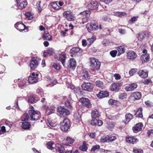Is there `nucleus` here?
I'll list each match as a JSON object with an SVG mask.
<instances>
[{
	"label": "nucleus",
	"instance_id": "obj_62",
	"mask_svg": "<svg viewBox=\"0 0 153 153\" xmlns=\"http://www.w3.org/2000/svg\"><path fill=\"white\" fill-rule=\"evenodd\" d=\"M113 125H112V124H109L107 126V127L108 129L110 130L111 129L113 128Z\"/></svg>",
	"mask_w": 153,
	"mask_h": 153
},
{
	"label": "nucleus",
	"instance_id": "obj_47",
	"mask_svg": "<svg viewBox=\"0 0 153 153\" xmlns=\"http://www.w3.org/2000/svg\"><path fill=\"white\" fill-rule=\"evenodd\" d=\"M96 37L95 36H93L91 38H88V41H89V42L90 43V44L93 43L94 41L96 39Z\"/></svg>",
	"mask_w": 153,
	"mask_h": 153
},
{
	"label": "nucleus",
	"instance_id": "obj_48",
	"mask_svg": "<svg viewBox=\"0 0 153 153\" xmlns=\"http://www.w3.org/2000/svg\"><path fill=\"white\" fill-rule=\"evenodd\" d=\"M66 141L68 143L70 144H72L74 142V140L70 137H68L66 138Z\"/></svg>",
	"mask_w": 153,
	"mask_h": 153
},
{
	"label": "nucleus",
	"instance_id": "obj_12",
	"mask_svg": "<svg viewBox=\"0 0 153 153\" xmlns=\"http://www.w3.org/2000/svg\"><path fill=\"white\" fill-rule=\"evenodd\" d=\"M98 3L96 1H91L88 5V8L91 10H95L98 7Z\"/></svg>",
	"mask_w": 153,
	"mask_h": 153
},
{
	"label": "nucleus",
	"instance_id": "obj_36",
	"mask_svg": "<svg viewBox=\"0 0 153 153\" xmlns=\"http://www.w3.org/2000/svg\"><path fill=\"white\" fill-rule=\"evenodd\" d=\"M54 143L53 142H49L47 144V148L50 150H52L54 149L53 145Z\"/></svg>",
	"mask_w": 153,
	"mask_h": 153
},
{
	"label": "nucleus",
	"instance_id": "obj_59",
	"mask_svg": "<svg viewBox=\"0 0 153 153\" xmlns=\"http://www.w3.org/2000/svg\"><path fill=\"white\" fill-rule=\"evenodd\" d=\"M100 1L105 2V4H108L111 2L112 0H100Z\"/></svg>",
	"mask_w": 153,
	"mask_h": 153
},
{
	"label": "nucleus",
	"instance_id": "obj_38",
	"mask_svg": "<svg viewBox=\"0 0 153 153\" xmlns=\"http://www.w3.org/2000/svg\"><path fill=\"white\" fill-rule=\"evenodd\" d=\"M58 150L60 153H64L65 151L64 147L60 145H59L58 146Z\"/></svg>",
	"mask_w": 153,
	"mask_h": 153
},
{
	"label": "nucleus",
	"instance_id": "obj_46",
	"mask_svg": "<svg viewBox=\"0 0 153 153\" xmlns=\"http://www.w3.org/2000/svg\"><path fill=\"white\" fill-rule=\"evenodd\" d=\"M117 51H111L110 53L111 55L113 57H114L116 56V54L117 53Z\"/></svg>",
	"mask_w": 153,
	"mask_h": 153
},
{
	"label": "nucleus",
	"instance_id": "obj_39",
	"mask_svg": "<svg viewBox=\"0 0 153 153\" xmlns=\"http://www.w3.org/2000/svg\"><path fill=\"white\" fill-rule=\"evenodd\" d=\"M28 101L29 102L33 103L36 102V100L32 96L30 97L29 98Z\"/></svg>",
	"mask_w": 153,
	"mask_h": 153
},
{
	"label": "nucleus",
	"instance_id": "obj_28",
	"mask_svg": "<svg viewBox=\"0 0 153 153\" xmlns=\"http://www.w3.org/2000/svg\"><path fill=\"white\" fill-rule=\"evenodd\" d=\"M112 15L119 17H121L126 15V13L123 12H114L111 13Z\"/></svg>",
	"mask_w": 153,
	"mask_h": 153
},
{
	"label": "nucleus",
	"instance_id": "obj_8",
	"mask_svg": "<svg viewBox=\"0 0 153 153\" xmlns=\"http://www.w3.org/2000/svg\"><path fill=\"white\" fill-rule=\"evenodd\" d=\"M58 111L61 115V116L65 117L69 114V111L68 110L64 107H61L58 108Z\"/></svg>",
	"mask_w": 153,
	"mask_h": 153
},
{
	"label": "nucleus",
	"instance_id": "obj_2",
	"mask_svg": "<svg viewBox=\"0 0 153 153\" xmlns=\"http://www.w3.org/2000/svg\"><path fill=\"white\" fill-rule=\"evenodd\" d=\"M31 110L29 111V114L32 121H36L39 119L41 118L40 113L38 111H35L33 109L34 107L32 106L30 107Z\"/></svg>",
	"mask_w": 153,
	"mask_h": 153
},
{
	"label": "nucleus",
	"instance_id": "obj_31",
	"mask_svg": "<svg viewBox=\"0 0 153 153\" xmlns=\"http://www.w3.org/2000/svg\"><path fill=\"white\" fill-rule=\"evenodd\" d=\"M149 59V55L148 53H146L142 55L141 57V59L142 61H144L145 62L148 61Z\"/></svg>",
	"mask_w": 153,
	"mask_h": 153
},
{
	"label": "nucleus",
	"instance_id": "obj_11",
	"mask_svg": "<svg viewBox=\"0 0 153 153\" xmlns=\"http://www.w3.org/2000/svg\"><path fill=\"white\" fill-rule=\"evenodd\" d=\"M64 17L67 19H73L75 17L74 14L70 11H66L63 13Z\"/></svg>",
	"mask_w": 153,
	"mask_h": 153
},
{
	"label": "nucleus",
	"instance_id": "obj_17",
	"mask_svg": "<svg viewBox=\"0 0 153 153\" xmlns=\"http://www.w3.org/2000/svg\"><path fill=\"white\" fill-rule=\"evenodd\" d=\"M121 85L120 83H114L110 86V89L112 91H117L119 90Z\"/></svg>",
	"mask_w": 153,
	"mask_h": 153
},
{
	"label": "nucleus",
	"instance_id": "obj_16",
	"mask_svg": "<svg viewBox=\"0 0 153 153\" xmlns=\"http://www.w3.org/2000/svg\"><path fill=\"white\" fill-rule=\"evenodd\" d=\"M90 123L93 126H100L103 124V122L101 120L94 118L91 120Z\"/></svg>",
	"mask_w": 153,
	"mask_h": 153
},
{
	"label": "nucleus",
	"instance_id": "obj_29",
	"mask_svg": "<svg viewBox=\"0 0 153 153\" xmlns=\"http://www.w3.org/2000/svg\"><path fill=\"white\" fill-rule=\"evenodd\" d=\"M42 38L44 40L51 41L52 39V37L50 35L49 33H46L45 31L44 32Z\"/></svg>",
	"mask_w": 153,
	"mask_h": 153
},
{
	"label": "nucleus",
	"instance_id": "obj_35",
	"mask_svg": "<svg viewBox=\"0 0 153 153\" xmlns=\"http://www.w3.org/2000/svg\"><path fill=\"white\" fill-rule=\"evenodd\" d=\"M79 148L81 150L83 151H85L87 150L88 147L85 142H83V145L80 147Z\"/></svg>",
	"mask_w": 153,
	"mask_h": 153
},
{
	"label": "nucleus",
	"instance_id": "obj_32",
	"mask_svg": "<svg viewBox=\"0 0 153 153\" xmlns=\"http://www.w3.org/2000/svg\"><path fill=\"white\" fill-rule=\"evenodd\" d=\"M117 50L119 52L118 55H120L125 52V46L124 45H122L118 47H117Z\"/></svg>",
	"mask_w": 153,
	"mask_h": 153
},
{
	"label": "nucleus",
	"instance_id": "obj_54",
	"mask_svg": "<svg viewBox=\"0 0 153 153\" xmlns=\"http://www.w3.org/2000/svg\"><path fill=\"white\" fill-rule=\"evenodd\" d=\"M133 151L135 153H143V152L142 150L137 149H134Z\"/></svg>",
	"mask_w": 153,
	"mask_h": 153
},
{
	"label": "nucleus",
	"instance_id": "obj_50",
	"mask_svg": "<svg viewBox=\"0 0 153 153\" xmlns=\"http://www.w3.org/2000/svg\"><path fill=\"white\" fill-rule=\"evenodd\" d=\"M137 69H132L130 71L129 74L131 76L133 75L136 72Z\"/></svg>",
	"mask_w": 153,
	"mask_h": 153
},
{
	"label": "nucleus",
	"instance_id": "obj_52",
	"mask_svg": "<svg viewBox=\"0 0 153 153\" xmlns=\"http://www.w3.org/2000/svg\"><path fill=\"white\" fill-rule=\"evenodd\" d=\"M5 124L6 125L8 126L10 128L12 125L13 123L12 122L7 120L5 121Z\"/></svg>",
	"mask_w": 153,
	"mask_h": 153
},
{
	"label": "nucleus",
	"instance_id": "obj_14",
	"mask_svg": "<svg viewBox=\"0 0 153 153\" xmlns=\"http://www.w3.org/2000/svg\"><path fill=\"white\" fill-rule=\"evenodd\" d=\"M17 5L19 6L20 9L25 8L27 5L26 0H16Z\"/></svg>",
	"mask_w": 153,
	"mask_h": 153
},
{
	"label": "nucleus",
	"instance_id": "obj_27",
	"mask_svg": "<svg viewBox=\"0 0 153 153\" xmlns=\"http://www.w3.org/2000/svg\"><path fill=\"white\" fill-rule=\"evenodd\" d=\"M133 117V115L132 114L129 113H127L125 115L126 121H123V122L125 124H127L132 119Z\"/></svg>",
	"mask_w": 153,
	"mask_h": 153
},
{
	"label": "nucleus",
	"instance_id": "obj_26",
	"mask_svg": "<svg viewBox=\"0 0 153 153\" xmlns=\"http://www.w3.org/2000/svg\"><path fill=\"white\" fill-rule=\"evenodd\" d=\"M91 116L92 118L99 117L100 114L99 110L97 109L93 110L91 113Z\"/></svg>",
	"mask_w": 153,
	"mask_h": 153
},
{
	"label": "nucleus",
	"instance_id": "obj_23",
	"mask_svg": "<svg viewBox=\"0 0 153 153\" xmlns=\"http://www.w3.org/2000/svg\"><path fill=\"white\" fill-rule=\"evenodd\" d=\"M71 53L75 54L77 53H81L82 52V50L81 49L77 47H75L72 48L70 51Z\"/></svg>",
	"mask_w": 153,
	"mask_h": 153
},
{
	"label": "nucleus",
	"instance_id": "obj_45",
	"mask_svg": "<svg viewBox=\"0 0 153 153\" xmlns=\"http://www.w3.org/2000/svg\"><path fill=\"white\" fill-rule=\"evenodd\" d=\"M145 34L143 33H140L138 37L139 40L140 41L142 40L145 37Z\"/></svg>",
	"mask_w": 153,
	"mask_h": 153
},
{
	"label": "nucleus",
	"instance_id": "obj_34",
	"mask_svg": "<svg viewBox=\"0 0 153 153\" xmlns=\"http://www.w3.org/2000/svg\"><path fill=\"white\" fill-rule=\"evenodd\" d=\"M82 75L83 79H88L90 78L89 74L86 71H83Z\"/></svg>",
	"mask_w": 153,
	"mask_h": 153
},
{
	"label": "nucleus",
	"instance_id": "obj_4",
	"mask_svg": "<svg viewBox=\"0 0 153 153\" xmlns=\"http://www.w3.org/2000/svg\"><path fill=\"white\" fill-rule=\"evenodd\" d=\"M29 118V116L27 113H25L22 117V120L23 121H26L28 120ZM30 125L28 122H24L22 123V127L24 129H27L30 128Z\"/></svg>",
	"mask_w": 153,
	"mask_h": 153
},
{
	"label": "nucleus",
	"instance_id": "obj_37",
	"mask_svg": "<svg viewBox=\"0 0 153 153\" xmlns=\"http://www.w3.org/2000/svg\"><path fill=\"white\" fill-rule=\"evenodd\" d=\"M25 15L28 18V19H32L34 18L33 14L32 13L27 12L25 13Z\"/></svg>",
	"mask_w": 153,
	"mask_h": 153
},
{
	"label": "nucleus",
	"instance_id": "obj_42",
	"mask_svg": "<svg viewBox=\"0 0 153 153\" xmlns=\"http://www.w3.org/2000/svg\"><path fill=\"white\" fill-rule=\"evenodd\" d=\"M54 50L52 48H49L47 50L46 53L48 55H51L54 52Z\"/></svg>",
	"mask_w": 153,
	"mask_h": 153
},
{
	"label": "nucleus",
	"instance_id": "obj_24",
	"mask_svg": "<svg viewBox=\"0 0 153 153\" xmlns=\"http://www.w3.org/2000/svg\"><path fill=\"white\" fill-rule=\"evenodd\" d=\"M134 101L140 100L141 97V94L140 92H137L133 93L132 94Z\"/></svg>",
	"mask_w": 153,
	"mask_h": 153
},
{
	"label": "nucleus",
	"instance_id": "obj_53",
	"mask_svg": "<svg viewBox=\"0 0 153 153\" xmlns=\"http://www.w3.org/2000/svg\"><path fill=\"white\" fill-rule=\"evenodd\" d=\"M53 66L56 70H59L60 69V66L58 64H55L53 65Z\"/></svg>",
	"mask_w": 153,
	"mask_h": 153
},
{
	"label": "nucleus",
	"instance_id": "obj_64",
	"mask_svg": "<svg viewBox=\"0 0 153 153\" xmlns=\"http://www.w3.org/2000/svg\"><path fill=\"white\" fill-rule=\"evenodd\" d=\"M153 133V130H149L147 132V134L149 136L151 135Z\"/></svg>",
	"mask_w": 153,
	"mask_h": 153
},
{
	"label": "nucleus",
	"instance_id": "obj_9",
	"mask_svg": "<svg viewBox=\"0 0 153 153\" xmlns=\"http://www.w3.org/2000/svg\"><path fill=\"white\" fill-rule=\"evenodd\" d=\"M55 58L60 61L63 66H65L66 56L65 54H62L56 55Z\"/></svg>",
	"mask_w": 153,
	"mask_h": 153
},
{
	"label": "nucleus",
	"instance_id": "obj_25",
	"mask_svg": "<svg viewBox=\"0 0 153 153\" xmlns=\"http://www.w3.org/2000/svg\"><path fill=\"white\" fill-rule=\"evenodd\" d=\"M137 87V85L136 84L132 83L130 85L128 86H126L125 87V90L127 91H131Z\"/></svg>",
	"mask_w": 153,
	"mask_h": 153
},
{
	"label": "nucleus",
	"instance_id": "obj_3",
	"mask_svg": "<svg viewBox=\"0 0 153 153\" xmlns=\"http://www.w3.org/2000/svg\"><path fill=\"white\" fill-rule=\"evenodd\" d=\"M90 62V66L93 71H98L100 69L101 63L98 59L95 58H91Z\"/></svg>",
	"mask_w": 153,
	"mask_h": 153
},
{
	"label": "nucleus",
	"instance_id": "obj_30",
	"mask_svg": "<svg viewBox=\"0 0 153 153\" xmlns=\"http://www.w3.org/2000/svg\"><path fill=\"white\" fill-rule=\"evenodd\" d=\"M38 77L37 76L36 77H29L28 79V82L31 84H35L38 82Z\"/></svg>",
	"mask_w": 153,
	"mask_h": 153
},
{
	"label": "nucleus",
	"instance_id": "obj_55",
	"mask_svg": "<svg viewBox=\"0 0 153 153\" xmlns=\"http://www.w3.org/2000/svg\"><path fill=\"white\" fill-rule=\"evenodd\" d=\"M114 76L116 80H119L120 78V76L118 74H115L114 75Z\"/></svg>",
	"mask_w": 153,
	"mask_h": 153
},
{
	"label": "nucleus",
	"instance_id": "obj_41",
	"mask_svg": "<svg viewBox=\"0 0 153 153\" xmlns=\"http://www.w3.org/2000/svg\"><path fill=\"white\" fill-rule=\"evenodd\" d=\"M100 148V146L99 145H96L93 146L91 151L92 152H94L97 150L99 149Z\"/></svg>",
	"mask_w": 153,
	"mask_h": 153
},
{
	"label": "nucleus",
	"instance_id": "obj_51",
	"mask_svg": "<svg viewBox=\"0 0 153 153\" xmlns=\"http://www.w3.org/2000/svg\"><path fill=\"white\" fill-rule=\"evenodd\" d=\"M127 97L126 94L125 93H123L120 94L119 95V97L120 99H123L126 98Z\"/></svg>",
	"mask_w": 153,
	"mask_h": 153
},
{
	"label": "nucleus",
	"instance_id": "obj_18",
	"mask_svg": "<svg viewBox=\"0 0 153 153\" xmlns=\"http://www.w3.org/2000/svg\"><path fill=\"white\" fill-rule=\"evenodd\" d=\"M126 140L127 143L132 144L136 143L139 141L137 138L133 137H127Z\"/></svg>",
	"mask_w": 153,
	"mask_h": 153
},
{
	"label": "nucleus",
	"instance_id": "obj_57",
	"mask_svg": "<svg viewBox=\"0 0 153 153\" xmlns=\"http://www.w3.org/2000/svg\"><path fill=\"white\" fill-rule=\"evenodd\" d=\"M119 32L121 34H123L125 33L126 30L124 29H120L118 30Z\"/></svg>",
	"mask_w": 153,
	"mask_h": 153
},
{
	"label": "nucleus",
	"instance_id": "obj_15",
	"mask_svg": "<svg viewBox=\"0 0 153 153\" xmlns=\"http://www.w3.org/2000/svg\"><path fill=\"white\" fill-rule=\"evenodd\" d=\"M143 125L142 123H140L137 124L133 128V130L135 133H137L142 130Z\"/></svg>",
	"mask_w": 153,
	"mask_h": 153
},
{
	"label": "nucleus",
	"instance_id": "obj_10",
	"mask_svg": "<svg viewBox=\"0 0 153 153\" xmlns=\"http://www.w3.org/2000/svg\"><path fill=\"white\" fill-rule=\"evenodd\" d=\"M93 84L90 82L84 83L82 85L83 90L88 91H91L93 89Z\"/></svg>",
	"mask_w": 153,
	"mask_h": 153
},
{
	"label": "nucleus",
	"instance_id": "obj_7",
	"mask_svg": "<svg viewBox=\"0 0 153 153\" xmlns=\"http://www.w3.org/2000/svg\"><path fill=\"white\" fill-rule=\"evenodd\" d=\"M39 64V62L37 58L33 57L30 61V66L31 69H34L37 68Z\"/></svg>",
	"mask_w": 153,
	"mask_h": 153
},
{
	"label": "nucleus",
	"instance_id": "obj_58",
	"mask_svg": "<svg viewBox=\"0 0 153 153\" xmlns=\"http://www.w3.org/2000/svg\"><path fill=\"white\" fill-rule=\"evenodd\" d=\"M57 5V3H54L52 5L53 8L54 9H59V7L58 5L56 6Z\"/></svg>",
	"mask_w": 153,
	"mask_h": 153
},
{
	"label": "nucleus",
	"instance_id": "obj_20",
	"mask_svg": "<svg viewBox=\"0 0 153 153\" xmlns=\"http://www.w3.org/2000/svg\"><path fill=\"white\" fill-rule=\"evenodd\" d=\"M109 95V94L108 91H101L97 94V96L100 98H101L103 97H107Z\"/></svg>",
	"mask_w": 153,
	"mask_h": 153
},
{
	"label": "nucleus",
	"instance_id": "obj_63",
	"mask_svg": "<svg viewBox=\"0 0 153 153\" xmlns=\"http://www.w3.org/2000/svg\"><path fill=\"white\" fill-rule=\"evenodd\" d=\"M89 136L91 138H94L95 137V133H94L90 134Z\"/></svg>",
	"mask_w": 153,
	"mask_h": 153
},
{
	"label": "nucleus",
	"instance_id": "obj_49",
	"mask_svg": "<svg viewBox=\"0 0 153 153\" xmlns=\"http://www.w3.org/2000/svg\"><path fill=\"white\" fill-rule=\"evenodd\" d=\"M5 67L1 64H0V74L3 73L4 71Z\"/></svg>",
	"mask_w": 153,
	"mask_h": 153
},
{
	"label": "nucleus",
	"instance_id": "obj_61",
	"mask_svg": "<svg viewBox=\"0 0 153 153\" xmlns=\"http://www.w3.org/2000/svg\"><path fill=\"white\" fill-rule=\"evenodd\" d=\"M39 74H38L36 73L35 72H33L32 73L31 75L29 76V77H36V76L38 77Z\"/></svg>",
	"mask_w": 153,
	"mask_h": 153
},
{
	"label": "nucleus",
	"instance_id": "obj_60",
	"mask_svg": "<svg viewBox=\"0 0 153 153\" xmlns=\"http://www.w3.org/2000/svg\"><path fill=\"white\" fill-rule=\"evenodd\" d=\"M6 131L5 127L4 126H2L0 127V132L3 131L5 132Z\"/></svg>",
	"mask_w": 153,
	"mask_h": 153
},
{
	"label": "nucleus",
	"instance_id": "obj_43",
	"mask_svg": "<svg viewBox=\"0 0 153 153\" xmlns=\"http://www.w3.org/2000/svg\"><path fill=\"white\" fill-rule=\"evenodd\" d=\"M108 142H110L114 141L116 139V137L115 136H108Z\"/></svg>",
	"mask_w": 153,
	"mask_h": 153
},
{
	"label": "nucleus",
	"instance_id": "obj_56",
	"mask_svg": "<svg viewBox=\"0 0 153 153\" xmlns=\"http://www.w3.org/2000/svg\"><path fill=\"white\" fill-rule=\"evenodd\" d=\"M37 93H38V94L41 97H42V95H43V93L42 91H41L39 89H37L36 90Z\"/></svg>",
	"mask_w": 153,
	"mask_h": 153
},
{
	"label": "nucleus",
	"instance_id": "obj_33",
	"mask_svg": "<svg viewBox=\"0 0 153 153\" xmlns=\"http://www.w3.org/2000/svg\"><path fill=\"white\" fill-rule=\"evenodd\" d=\"M142 110L143 109L142 108H139L135 114V115L136 116V117H138L140 118L143 117L142 113Z\"/></svg>",
	"mask_w": 153,
	"mask_h": 153
},
{
	"label": "nucleus",
	"instance_id": "obj_6",
	"mask_svg": "<svg viewBox=\"0 0 153 153\" xmlns=\"http://www.w3.org/2000/svg\"><path fill=\"white\" fill-rule=\"evenodd\" d=\"M79 102L82 104L87 108H90L92 106V104L89 100L83 97L79 100Z\"/></svg>",
	"mask_w": 153,
	"mask_h": 153
},
{
	"label": "nucleus",
	"instance_id": "obj_44",
	"mask_svg": "<svg viewBox=\"0 0 153 153\" xmlns=\"http://www.w3.org/2000/svg\"><path fill=\"white\" fill-rule=\"evenodd\" d=\"M100 140L101 142H108V135L106 136L105 137H101L100 139Z\"/></svg>",
	"mask_w": 153,
	"mask_h": 153
},
{
	"label": "nucleus",
	"instance_id": "obj_40",
	"mask_svg": "<svg viewBox=\"0 0 153 153\" xmlns=\"http://www.w3.org/2000/svg\"><path fill=\"white\" fill-rule=\"evenodd\" d=\"M96 85L99 87L103 88L104 87L103 84L102 82L100 81H97L96 82Z\"/></svg>",
	"mask_w": 153,
	"mask_h": 153
},
{
	"label": "nucleus",
	"instance_id": "obj_19",
	"mask_svg": "<svg viewBox=\"0 0 153 153\" xmlns=\"http://www.w3.org/2000/svg\"><path fill=\"white\" fill-rule=\"evenodd\" d=\"M127 58L129 59H135L136 56L137 55L135 52L133 51H129L127 53Z\"/></svg>",
	"mask_w": 153,
	"mask_h": 153
},
{
	"label": "nucleus",
	"instance_id": "obj_21",
	"mask_svg": "<svg viewBox=\"0 0 153 153\" xmlns=\"http://www.w3.org/2000/svg\"><path fill=\"white\" fill-rule=\"evenodd\" d=\"M138 74L141 77L146 78L148 76V72L146 70H140L138 72Z\"/></svg>",
	"mask_w": 153,
	"mask_h": 153
},
{
	"label": "nucleus",
	"instance_id": "obj_5",
	"mask_svg": "<svg viewBox=\"0 0 153 153\" xmlns=\"http://www.w3.org/2000/svg\"><path fill=\"white\" fill-rule=\"evenodd\" d=\"M71 124L69 120L67 118H65L60 123V128L62 130L66 131L68 130Z\"/></svg>",
	"mask_w": 153,
	"mask_h": 153
},
{
	"label": "nucleus",
	"instance_id": "obj_13",
	"mask_svg": "<svg viewBox=\"0 0 153 153\" xmlns=\"http://www.w3.org/2000/svg\"><path fill=\"white\" fill-rule=\"evenodd\" d=\"M76 65V62L75 59L73 58L70 59L68 63L67 64L68 68H71L74 69L75 68Z\"/></svg>",
	"mask_w": 153,
	"mask_h": 153
},
{
	"label": "nucleus",
	"instance_id": "obj_22",
	"mask_svg": "<svg viewBox=\"0 0 153 153\" xmlns=\"http://www.w3.org/2000/svg\"><path fill=\"white\" fill-rule=\"evenodd\" d=\"M90 14V11L86 10L81 13V15L83 19H88L89 18Z\"/></svg>",
	"mask_w": 153,
	"mask_h": 153
},
{
	"label": "nucleus",
	"instance_id": "obj_1",
	"mask_svg": "<svg viewBox=\"0 0 153 153\" xmlns=\"http://www.w3.org/2000/svg\"><path fill=\"white\" fill-rule=\"evenodd\" d=\"M87 30L89 32H91L92 31H96L98 30L102 29L101 25L94 20L91 21L90 23H88L86 26Z\"/></svg>",
	"mask_w": 153,
	"mask_h": 153
}]
</instances>
